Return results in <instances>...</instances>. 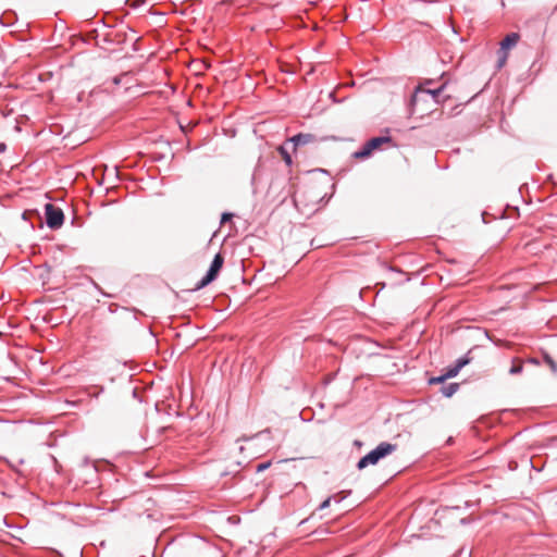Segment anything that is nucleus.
I'll use <instances>...</instances> for the list:
<instances>
[{"instance_id": "dca6fc26", "label": "nucleus", "mask_w": 557, "mask_h": 557, "mask_svg": "<svg viewBox=\"0 0 557 557\" xmlns=\"http://www.w3.org/2000/svg\"><path fill=\"white\" fill-rule=\"evenodd\" d=\"M333 498H334L333 496H330L325 500H323L321 503V505L319 506V510H323V509H326L327 507H330L331 502H332Z\"/></svg>"}, {"instance_id": "f257e3e1", "label": "nucleus", "mask_w": 557, "mask_h": 557, "mask_svg": "<svg viewBox=\"0 0 557 557\" xmlns=\"http://www.w3.org/2000/svg\"><path fill=\"white\" fill-rule=\"evenodd\" d=\"M396 449V444L382 442L358 461L357 468L359 470H362L367 468L369 465H376L381 459L393 454Z\"/></svg>"}, {"instance_id": "cd10ccee", "label": "nucleus", "mask_w": 557, "mask_h": 557, "mask_svg": "<svg viewBox=\"0 0 557 557\" xmlns=\"http://www.w3.org/2000/svg\"><path fill=\"white\" fill-rule=\"evenodd\" d=\"M239 451H244V446H239Z\"/></svg>"}, {"instance_id": "4468645a", "label": "nucleus", "mask_w": 557, "mask_h": 557, "mask_svg": "<svg viewBox=\"0 0 557 557\" xmlns=\"http://www.w3.org/2000/svg\"><path fill=\"white\" fill-rule=\"evenodd\" d=\"M280 153L282 154V157H283L284 161L286 162V164L290 165L292 164V157H290V154L287 151L285 146H281L280 147Z\"/></svg>"}, {"instance_id": "f03ea898", "label": "nucleus", "mask_w": 557, "mask_h": 557, "mask_svg": "<svg viewBox=\"0 0 557 557\" xmlns=\"http://www.w3.org/2000/svg\"><path fill=\"white\" fill-rule=\"evenodd\" d=\"M447 83H443L438 88L435 89H428L424 88L422 85H419L416 88V91L411 98V107H412V113L417 112L418 104L424 100V97L431 96L433 99V102L435 104L440 103L438 96L442 94V91L445 89Z\"/></svg>"}, {"instance_id": "0eeeda50", "label": "nucleus", "mask_w": 557, "mask_h": 557, "mask_svg": "<svg viewBox=\"0 0 557 557\" xmlns=\"http://www.w3.org/2000/svg\"><path fill=\"white\" fill-rule=\"evenodd\" d=\"M520 39V36L518 33H510L508 34L502 41H500V49L503 51H507L509 48L515 47Z\"/></svg>"}, {"instance_id": "423d86ee", "label": "nucleus", "mask_w": 557, "mask_h": 557, "mask_svg": "<svg viewBox=\"0 0 557 557\" xmlns=\"http://www.w3.org/2000/svg\"><path fill=\"white\" fill-rule=\"evenodd\" d=\"M313 141H315V136L309 133H299L288 139V143L292 144L293 150H296V148L299 146H305Z\"/></svg>"}, {"instance_id": "4be33fe9", "label": "nucleus", "mask_w": 557, "mask_h": 557, "mask_svg": "<svg viewBox=\"0 0 557 557\" xmlns=\"http://www.w3.org/2000/svg\"><path fill=\"white\" fill-rule=\"evenodd\" d=\"M5 150V144H0V151H4Z\"/></svg>"}, {"instance_id": "a211bd4d", "label": "nucleus", "mask_w": 557, "mask_h": 557, "mask_svg": "<svg viewBox=\"0 0 557 557\" xmlns=\"http://www.w3.org/2000/svg\"><path fill=\"white\" fill-rule=\"evenodd\" d=\"M103 391H104L103 387H99L98 392H95V393L88 392V395L97 398Z\"/></svg>"}, {"instance_id": "f8f14e48", "label": "nucleus", "mask_w": 557, "mask_h": 557, "mask_svg": "<svg viewBox=\"0 0 557 557\" xmlns=\"http://www.w3.org/2000/svg\"><path fill=\"white\" fill-rule=\"evenodd\" d=\"M507 58H508L507 51H503V50L498 51L497 69H502L505 65Z\"/></svg>"}, {"instance_id": "20e7f679", "label": "nucleus", "mask_w": 557, "mask_h": 557, "mask_svg": "<svg viewBox=\"0 0 557 557\" xmlns=\"http://www.w3.org/2000/svg\"><path fill=\"white\" fill-rule=\"evenodd\" d=\"M391 141L392 137L389 136L373 137L370 140H368L360 150L354 152L352 156L355 159H367L371 156V153L374 150L379 149L383 144Z\"/></svg>"}, {"instance_id": "7ed1b4c3", "label": "nucleus", "mask_w": 557, "mask_h": 557, "mask_svg": "<svg viewBox=\"0 0 557 557\" xmlns=\"http://www.w3.org/2000/svg\"><path fill=\"white\" fill-rule=\"evenodd\" d=\"M224 258L221 253H216L211 262V265L209 270L207 271L206 275L196 284L195 289H201L209 285L211 282H213L220 270L223 267Z\"/></svg>"}, {"instance_id": "2eb2a0df", "label": "nucleus", "mask_w": 557, "mask_h": 557, "mask_svg": "<svg viewBox=\"0 0 557 557\" xmlns=\"http://www.w3.org/2000/svg\"><path fill=\"white\" fill-rule=\"evenodd\" d=\"M522 371H523V366L521 362L513 363L511 366V368L509 369V373L512 375L520 374Z\"/></svg>"}, {"instance_id": "aec40b11", "label": "nucleus", "mask_w": 557, "mask_h": 557, "mask_svg": "<svg viewBox=\"0 0 557 557\" xmlns=\"http://www.w3.org/2000/svg\"><path fill=\"white\" fill-rule=\"evenodd\" d=\"M256 178H257V172H255V173L252 174V177H251V184H252V186H255V184H256ZM253 191H256V187H253Z\"/></svg>"}, {"instance_id": "1a4fd4ad", "label": "nucleus", "mask_w": 557, "mask_h": 557, "mask_svg": "<svg viewBox=\"0 0 557 557\" xmlns=\"http://www.w3.org/2000/svg\"><path fill=\"white\" fill-rule=\"evenodd\" d=\"M284 181L282 178H273L269 185L267 197H272L273 191H277L283 188Z\"/></svg>"}, {"instance_id": "6e6552de", "label": "nucleus", "mask_w": 557, "mask_h": 557, "mask_svg": "<svg viewBox=\"0 0 557 557\" xmlns=\"http://www.w3.org/2000/svg\"><path fill=\"white\" fill-rule=\"evenodd\" d=\"M469 362H470V359L467 357H461V358L457 359L456 363L453 367L448 368V375L455 377L459 373V371L465 366H467Z\"/></svg>"}, {"instance_id": "f3484780", "label": "nucleus", "mask_w": 557, "mask_h": 557, "mask_svg": "<svg viewBox=\"0 0 557 557\" xmlns=\"http://www.w3.org/2000/svg\"><path fill=\"white\" fill-rule=\"evenodd\" d=\"M270 467V462H262V463H259L256 468V471L257 472H262L264 471L265 469H268Z\"/></svg>"}, {"instance_id": "b1692460", "label": "nucleus", "mask_w": 557, "mask_h": 557, "mask_svg": "<svg viewBox=\"0 0 557 557\" xmlns=\"http://www.w3.org/2000/svg\"><path fill=\"white\" fill-rule=\"evenodd\" d=\"M249 437H246V436H243L242 438H239L238 441H248Z\"/></svg>"}, {"instance_id": "9b49d317", "label": "nucleus", "mask_w": 557, "mask_h": 557, "mask_svg": "<svg viewBox=\"0 0 557 557\" xmlns=\"http://www.w3.org/2000/svg\"><path fill=\"white\" fill-rule=\"evenodd\" d=\"M451 376L448 375V369L446 370V372L440 376H434V377H431L429 380V383L431 385L433 384H442L444 383L447 379H450Z\"/></svg>"}, {"instance_id": "a878e982", "label": "nucleus", "mask_w": 557, "mask_h": 557, "mask_svg": "<svg viewBox=\"0 0 557 557\" xmlns=\"http://www.w3.org/2000/svg\"><path fill=\"white\" fill-rule=\"evenodd\" d=\"M345 499V496H342L339 499H337L336 502L339 503L341 500Z\"/></svg>"}, {"instance_id": "6ab92c4d", "label": "nucleus", "mask_w": 557, "mask_h": 557, "mask_svg": "<svg viewBox=\"0 0 557 557\" xmlns=\"http://www.w3.org/2000/svg\"><path fill=\"white\" fill-rule=\"evenodd\" d=\"M231 218H232V213H227V212H225V213H223V214H222V220H221V222L223 223V222L227 221V220H228V219H231Z\"/></svg>"}, {"instance_id": "393cba45", "label": "nucleus", "mask_w": 557, "mask_h": 557, "mask_svg": "<svg viewBox=\"0 0 557 557\" xmlns=\"http://www.w3.org/2000/svg\"><path fill=\"white\" fill-rule=\"evenodd\" d=\"M285 196H283L281 199H278L280 202H283L285 200Z\"/></svg>"}, {"instance_id": "bb28decb", "label": "nucleus", "mask_w": 557, "mask_h": 557, "mask_svg": "<svg viewBox=\"0 0 557 557\" xmlns=\"http://www.w3.org/2000/svg\"><path fill=\"white\" fill-rule=\"evenodd\" d=\"M432 81L431 79H426L424 84H431Z\"/></svg>"}, {"instance_id": "ddd939ff", "label": "nucleus", "mask_w": 557, "mask_h": 557, "mask_svg": "<svg viewBox=\"0 0 557 557\" xmlns=\"http://www.w3.org/2000/svg\"><path fill=\"white\" fill-rule=\"evenodd\" d=\"M544 360L550 368L552 372L557 374V363L555 362V360L548 354L544 355Z\"/></svg>"}, {"instance_id": "9d476101", "label": "nucleus", "mask_w": 557, "mask_h": 557, "mask_svg": "<svg viewBox=\"0 0 557 557\" xmlns=\"http://www.w3.org/2000/svg\"><path fill=\"white\" fill-rule=\"evenodd\" d=\"M458 388H459L458 383H449V384L443 385L441 388V392L445 397H451L458 391Z\"/></svg>"}, {"instance_id": "412c9836", "label": "nucleus", "mask_w": 557, "mask_h": 557, "mask_svg": "<svg viewBox=\"0 0 557 557\" xmlns=\"http://www.w3.org/2000/svg\"><path fill=\"white\" fill-rule=\"evenodd\" d=\"M268 433H270V431L264 430V431L259 432L256 436H260V435L268 434Z\"/></svg>"}, {"instance_id": "5701e85b", "label": "nucleus", "mask_w": 557, "mask_h": 557, "mask_svg": "<svg viewBox=\"0 0 557 557\" xmlns=\"http://www.w3.org/2000/svg\"><path fill=\"white\" fill-rule=\"evenodd\" d=\"M529 361H530L531 363H534V364H537V363H539V361H537L536 359H533V358H531Z\"/></svg>"}, {"instance_id": "39448f33", "label": "nucleus", "mask_w": 557, "mask_h": 557, "mask_svg": "<svg viewBox=\"0 0 557 557\" xmlns=\"http://www.w3.org/2000/svg\"><path fill=\"white\" fill-rule=\"evenodd\" d=\"M46 223L51 230H58L63 225L64 213L63 211L52 203L45 206Z\"/></svg>"}]
</instances>
